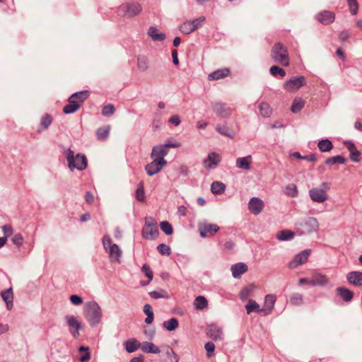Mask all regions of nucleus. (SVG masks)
<instances>
[{"instance_id": "nucleus-1", "label": "nucleus", "mask_w": 362, "mask_h": 362, "mask_svg": "<svg viewBox=\"0 0 362 362\" xmlns=\"http://www.w3.org/2000/svg\"><path fill=\"white\" fill-rule=\"evenodd\" d=\"M85 317L90 326H96L101 320L102 310L95 301H88L85 305Z\"/></svg>"}, {"instance_id": "nucleus-2", "label": "nucleus", "mask_w": 362, "mask_h": 362, "mask_svg": "<svg viewBox=\"0 0 362 362\" xmlns=\"http://www.w3.org/2000/svg\"><path fill=\"white\" fill-rule=\"evenodd\" d=\"M271 57L275 63L284 66L289 65V57L287 48L280 42L275 43L271 50Z\"/></svg>"}, {"instance_id": "nucleus-3", "label": "nucleus", "mask_w": 362, "mask_h": 362, "mask_svg": "<svg viewBox=\"0 0 362 362\" xmlns=\"http://www.w3.org/2000/svg\"><path fill=\"white\" fill-rule=\"evenodd\" d=\"M143 10L141 4L136 1H127L121 4L118 8L119 15L124 18H134L139 16Z\"/></svg>"}, {"instance_id": "nucleus-4", "label": "nucleus", "mask_w": 362, "mask_h": 362, "mask_svg": "<svg viewBox=\"0 0 362 362\" xmlns=\"http://www.w3.org/2000/svg\"><path fill=\"white\" fill-rule=\"evenodd\" d=\"M66 160L69 169L73 171L74 168L78 170H83L87 167V159L85 155L78 153L74 155V152L68 149L66 151Z\"/></svg>"}, {"instance_id": "nucleus-5", "label": "nucleus", "mask_w": 362, "mask_h": 362, "mask_svg": "<svg viewBox=\"0 0 362 362\" xmlns=\"http://www.w3.org/2000/svg\"><path fill=\"white\" fill-rule=\"evenodd\" d=\"M103 244L106 252L109 253L110 261L119 262L122 256V250L117 244L112 243L110 235L103 236Z\"/></svg>"}, {"instance_id": "nucleus-6", "label": "nucleus", "mask_w": 362, "mask_h": 362, "mask_svg": "<svg viewBox=\"0 0 362 362\" xmlns=\"http://www.w3.org/2000/svg\"><path fill=\"white\" fill-rule=\"evenodd\" d=\"M205 21L206 18L204 16L194 20L186 21L180 25L179 30L185 35H189L196 30L202 28Z\"/></svg>"}, {"instance_id": "nucleus-7", "label": "nucleus", "mask_w": 362, "mask_h": 362, "mask_svg": "<svg viewBox=\"0 0 362 362\" xmlns=\"http://www.w3.org/2000/svg\"><path fill=\"white\" fill-rule=\"evenodd\" d=\"M329 188V184L324 182L321 185V187H315L309 191V195L312 201L318 203H322L325 202L327 198V191Z\"/></svg>"}, {"instance_id": "nucleus-8", "label": "nucleus", "mask_w": 362, "mask_h": 362, "mask_svg": "<svg viewBox=\"0 0 362 362\" xmlns=\"http://www.w3.org/2000/svg\"><path fill=\"white\" fill-rule=\"evenodd\" d=\"M220 228L216 224L208 223L205 221H200L198 223V230L202 238H208L214 236Z\"/></svg>"}, {"instance_id": "nucleus-9", "label": "nucleus", "mask_w": 362, "mask_h": 362, "mask_svg": "<svg viewBox=\"0 0 362 362\" xmlns=\"http://www.w3.org/2000/svg\"><path fill=\"white\" fill-rule=\"evenodd\" d=\"M143 236L146 239H155L158 234V230L156 221L151 218H146V223L143 228Z\"/></svg>"}, {"instance_id": "nucleus-10", "label": "nucleus", "mask_w": 362, "mask_h": 362, "mask_svg": "<svg viewBox=\"0 0 362 362\" xmlns=\"http://www.w3.org/2000/svg\"><path fill=\"white\" fill-rule=\"evenodd\" d=\"M152 162L145 167L146 171L149 176H153L159 172L167 165V160H160L156 158H151Z\"/></svg>"}, {"instance_id": "nucleus-11", "label": "nucleus", "mask_w": 362, "mask_h": 362, "mask_svg": "<svg viewBox=\"0 0 362 362\" xmlns=\"http://www.w3.org/2000/svg\"><path fill=\"white\" fill-rule=\"evenodd\" d=\"M305 78L304 76L293 77L284 83V88L288 92H294L305 86Z\"/></svg>"}, {"instance_id": "nucleus-12", "label": "nucleus", "mask_w": 362, "mask_h": 362, "mask_svg": "<svg viewBox=\"0 0 362 362\" xmlns=\"http://www.w3.org/2000/svg\"><path fill=\"white\" fill-rule=\"evenodd\" d=\"M310 255V250H305L298 255L288 263V267L289 269H293L297 267L305 264Z\"/></svg>"}, {"instance_id": "nucleus-13", "label": "nucleus", "mask_w": 362, "mask_h": 362, "mask_svg": "<svg viewBox=\"0 0 362 362\" xmlns=\"http://www.w3.org/2000/svg\"><path fill=\"white\" fill-rule=\"evenodd\" d=\"M65 320L66 321V324L70 327V332L74 337H78L79 335L78 330L81 328V323L78 321L76 317L73 315L65 316Z\"/></svg>"}, {"instance_id": "nucleus-14", "label": "nucleus", "mask_w": 362, "mask_h": 362, "mask_svg": "<svg viewBox=\"0 0 362 362\" xmlns=\"http://www.w3.org/2000/svg\"><path fill=\"white\" fill-rule=\"evenodd\" d=\"M264 206L262 199L257 197H252L248 203V209L250 211L255 215L259 214Z\"/></svg>"}, {"instance_id": "nucleus-15", "label": "nucleus", "mask_w": 362, "mask_h": 362, "mask_svg": "<svg viewBox=\"0 0 362 362\" xmlns=\"http://www.w3.org/2000/svg\"><path fill=\"white\" fill-rule=\"evenodd\" d=\"M344 146L349 151L350 159L355 163H358L361 158V152L356 148L355 144L349 141L344 142Z\"/></svg>"}, {"instance_id": "nucleus-16", "label": "nucleus", "mask_w": 362, "mask_h": 362, "mask_svg": "<svg viewBox=\"0 0 362 362\" xmlns=\"http://www.w3.org/2000/svg\"><path fill=\"white\" fill-rule=\"evenodd\" d=\"M206 334L215 341L222 340L223 339V333L221 328L216 325H210L208 326Z\"/></svg>"}, {"instance_id": "nucleus-17", "label": "nucleus", "mask_w": 362, "mask_h": 362, "mask_svg": "<svg viewBox=\"0 0 362 362\" xmlns=\"http://www.w3.org/2000/svg\"><path fill=\"white\" fill-rule=\"evenodd\" d=\"M168 154V148L165 145H158L153 148L151 157L160 160H166L165 156Z\"/></svg>"}, {"instance_id": "nucleus-18", "label": "nucleus", "mask_w": 362, "mask_h": 362, "mask_svg": "<svg viewBox=\"0 0 362 362\" xmlns=\"http://www.w3.org/2000/svg\"><path fill=\"white\" fill-rule=\"evenodd\" d=\"M221 161V156L214 152H211L209 153L206 158H205L203 161L204 167L209 170L214 165H217Z\"/></svg>"}, {"instance_id": "nucleus-19", "label": "nucleus", "mask_w": 362, "mask_h": 362, "mask_svg": "<svg viewBox=\"0 0 362 362\" xmlns=\"http://www.w3.org/2000/svg\"><path fill=\"white\" fill-rule=\"evenodd\" d=\"M214 112L223 117H228L231 114V110L226 104L220 102L216 103L213 105Z\"/></svg>"}, {"instance_id": "nucleus-20", "label": "nucleus", "mask_w": 362, "mask_h": 362, "mask_svg": "<svg viewBox=\"0 0 362 362\" xmlns=\"http://www.w3.org/2000/svg\"><path fill=\"white\" fill-rule=\"evenodd\" d=\"M348 282L355 286H362V272H350L346 276Z\"/></svg>"}, {"instance_id": "nucleus-21", "label": "nucleus", "mask_w": 362, "mask_h": 362, "mask_svg": "<svg viewBox=\"0 0 362 362\" xmlns=\"http://www.w3.org/2000/svg\"><path fill=\"white\" fill-rule=\"evenodd\" d=\"M252 162V157L249 155L245 157L238 158L235 160V165L238 169L249 170L251 169Z\"/></svg>"}, {"instance_id": "nucleus-22", "label": "nucleus", "mask_w": 362, "mask_h": 362, "mask_svg": "<svg viewBox=\"0 0 362 362\" xmlns=\"http://www.w3.org/2000/svg\"><path fill=\"white\" fill-rule=\"evenodd\" d=\"M230 71L228 68L217 69L208 75L209 81L220 80L228 76Z\"/></svg>"}, {"instance_id": "nucleus-23", "label": "nucleus", "mask_w": 362, "mask_h": 362, "mask_svg": "<svg viewBox=\"0 0 362 362\" xmlns=\"http://www.w3.org/2000/svg\"><path fill=\"white\" fill-rule=\"evenodd\" d=\"M328 283L329 279L326 276L320 273H315L311 278L310 285L312 286H326Z\"/></svg>"}, {"instance_id": "nucleus-24", "label": "nucleus", "mask_w": 362, "mask_h": 362, "mask_svg": "<svg viewBox=\"0 0 362 362\" xmlns=\"http://www.w3.org/2000/svg\"><path fill=\"white\" fill-rule=\"evenodd\" d=\"M317 20L322 24L327 25L334 21L335 15L328 11H324L317 14Z\"/></svg>"}, {"instance_id": "nucleus-25", "label": "nucleus", "mask_w": 362, "mask_h": 362, "mask_svg": "<svg viewBox=\"0 0 362 362\" xmlns=\"http://www.w3.org/2000/svg\"><path fill=\"white\" fill-rule=\"evenodd\" d=\"M230 270L234 278H239L247 271V266L244 263L240 262L233 265Z\"/></svg>"}, {"instance_id": "nucleus-26", "label": "nucleus", "mask_w": 362, "mask_h": 362, "mask_svg": "<svg viewBox=\"0 0 362 362\" xmlns=\"http://www.w3.org/2000/svg\"><path fill=\"white\" fill-rule=\"evenodd\" d=\"M1 296L6 303V307L11 310L13 307V295L12 288H8L1 292Z\"/></svg>"}, {"instance_id": "nucleus-27", "label": "nucleus", "mask_w": 362, "mask_h": 362, "mask_svg": "<svg viewBox=\"0 0 362 362\" xmlns=\"http://www.w3.org/2000/svg\"><path fill=\"white\" fill-rule=\"evenodd\" d=\"M304 225L306 227V231L308 233L316 231L319 228V223L317 220L314 217L308 218L305 220Z\"/></svg>"}, {"instance_id": "nucleus-28", "label": "nucleus", "mask_w": 362, "mask_h": 362, "mask_svg": "<svg viewBox=\"0 0 362 362\" xmlns=\"http://www.w3.org/2000/svg\"><path fill=\"white\" fill-rule=\"evenodd\" d=\"M90 95L88 90H83L72 94L70 97L71 98L72 102L76 100L77 103L81 105Z\"/></svg>"}, {"instance_id": "nucleus-29", "label": "nucleus", "mask_w": 362, "mask_h": 362, "mask_svg": "<svg viewBox=\"0 0 362 362\" xmlns=\"http://www.w3.org/2000/svg\"><path fill=\"white\" fill-rule=\"evenodd\" d=\"M141 349L146 353L159 354L160 352L159 347L148 341L141 343Z\"/></svg>"}, {"instance_id": "nucleus-30", "label": "nucleus", "mask_w": 362, "mask_h": 362, "mask_svg": "<svg viewBox=\"0 0 362 362\" xmlns=\"http://www.w3.org/2000/svg\"><path fill=\"white\" fill-rule=\"evenodd\" d=\"M148 35L154 41H163L165 38V35L163 33H159L158 30L155 27H150L148 31Z\"/></svg>"}, {"instance_id": "nucleus-31", "label": "nucleus", "mask_w": 362, "mask_h": 362, "mask_svg": "<svg viewBox=\"0 0 362 362\" xmlns=\"http://www.w3.org/2000/svg\"><path fill=\"white\" fill-rule=\"evenodd\" d=\"M68 101L69 104L66 105L63 108V112L65 114L74 113L79 109L80 106L77 103L76 100H74V101L72 102L71 98L69 97Z\"/></svg>"}, {"instance_id": "nucleus-32", "label": "nucleus", "mask_w": 362, "mask_h": 362, "mask_svg": "<svg viewBox=\"0 0 362 362\" xmlns=\"http://www.w3.org/2000/svg\"><path fill=\"white\" fill-rule=\"evenodd\" d=\"M245 308L247 314H250L252 312L261 313L264 310V309H259V304L252 299H250L248 300L247 304L245 305Z\"/></svg>"}, {"instance_id": "nucleus-33", "label": "nucleus", "mask_w": 362, "mask_h": 362, "mask_svg": "<svg viewBox=\"0 0 362 362\" xmlns=\"http://www.w3.org/2000/svg\"><path fill=\"white\" fill-rule=\"evenodd\" d=\"M165 356V362H179V356L174 351V350L172 348L169 346L166 347Z\"/></svg>"}, {"instance_id": "nucleus-34", "label": "nucleus", "mask_w": 362, "mask_h": 362, "mask_svg": "<svg viewBox=\"0 0 362 362\" xmlns=\"http://www.w3.org/2000/svg\"><path fill=\"white\" fill-rule=\"evenodd\" d=\"M255 286L253 284H250L245 288H243L240 292V298L241 300H246L249 296H250L255 289Z\"/></svg>"}, {"instance_id": "nucleus-35", "label": "nucleus", "mask_w": 362, "mask_h": 362, "mask_svg": "<svg viewBox=\"0 0 362 362\" xmlns=\"http://www.w3.org/2000/svg\"><path fill=\"white\" fill-rule=\"evenodd\" d=\"M194 306L197 310H202L208 306V301L205 297L199 296L195 298Z\"/></svg>"}, {"instance_id": "nucleus-36", "label": "nucleus", "mask_w": 362, "mask_h": 362, "mask_svg": "<svg viewBox=\"0 0 362 362\" xmlns=\"http://www.w3.org/2000/svg\"><path fill=\"white\" fill-rule=\"evenodd\" d=\"M259 112L264 117H269L272 112V110L269 105L267 103H261L259 105Z\"/></svg>"}, {"instance_id": "nucleus-37", "label": "nucleus", "mask_w": 362, "mask_h": 362, "mask_svg": "<svg viewBox=\"0 0 362 362\" xmlns=\"http://www.w3.org/2000/svg\"><path fill=\"white\" fill-rule=\"evenodd\" d=\"M294 237V233L289 230H283L277 233L276 238L279 240H291Z\"/></svg>"}, {"instance_id": "nucleus-38", "label": "nucleus", "mask_w": 362, "mask_h": 362, "mask_svg": "<svg viewBox=\"0 0 362 362\" xmlns=\"http://www.w3.org/2000/svg\"><path fill=\"white\" fill-rule=\"evenodd\" d=\"M141 343L135 339L129 340L126 342V350L129 353H132L141 348Z\"/></svg>"}, {"instance_id": "nucleus-39", "label": "nucleus", "mask_w": 362, "mask_h": 362, "mask_svg": "<svg viewBox=\"0 0 362 362\" xmlns=\"http://www.w3.org/2000/svg\"><path fill=\"white\" fill-rule=\"evenodd\" d=\"M137 67L139 71L144 72L148 68V61L144 56H139L137 58Z\"/></svg>"}, {"instance_id": "nucleus-40", "label": "nucleus", "mask_w": 362, "mask_h": 362, "mask_svg": "<svg viewBox=\"0 0 362 362\" xmlns=\"http://www.w3.org/2000/svg\"><path fill=\"white\" fill-rule=\"evenodd\" d=\"M110 130V126H106L104 127H100L98 129L96 132V136L98 139L99 140H105L109 136Z\"/></svg>"}, {"instance_id": "nucleus-41", "label": "nucleus", "mask_w": 362, "mask_h": 362, "mask_svg": "<svg viewBox=\"0 0 362 362\" xmlns=\"http://www.w3.org/2000/svg\"><path fill=\"white\" fill-rule=\"evenodd\" d=\"M226 188L225 185L221 182H214L211 184V190L215 194H219L224 192Z\"/></svg>"}, {"instance_id": "nucleus-42", "label": "nucleus", "mask_w": 362, "mask_h": 362, "mask_svg": "<svg viewBox=\"0 0 362 362\" xmlns=\"http://www.w3.org/2000/svg\"><path fill=\"white\" fill-rule=\"evenodd\" d=\"M144 313L147 315L145 319V322L151 324L153 321V312L152 307L149 304H146L144 306Z\"/></svg>"}, {"instance_id": "nucleus-43", "label": "nucleus", "mask_w": 362, "mask_h": 362, "mask_svg": "<svg viewBox=\"0 0 362 362\" xmlns=\"http://www.w3.org/2000/svg\"><path fill=\"white\" fill-rule=\"evenodd\" d=\"M317 146L321 151L327 152L332 148V144L328 139H322L318 142Z\"/></svg>"}, {"instance_id": "nucleus-44", "label": "nucleus", "mask_w": 362, "mask_h": 362, "mask_svg": "<svg viewBox=\"0 0 362 362\" xmlns=\"http://www.w3.org/2000/svg\"><path fill=\"white\" fill-rule=\"evenodd\" d=\"M305 102L301 98H296L291 107V110L294 112L297 113L301 110V109L304 107Z\"/></svg>"}, {"instance_id": "nucleus-45", "label": "nucleus", "mask_w": 362, "mask_h": 362, "mask_svg": "<svg viewBox=\"0 0 362 362\" xmlns=\"http://www.w3.org/2000/svg\"><path fill=\"white\" fill-rule=\"evenodd\" d=\"M354 297V293L351 290L345 287H341V298L346 301L350 302Z\"/></svg>"}, {"instance_id": "nucleus-46", "label": "nucleus", "mask_w": 362, "mask_h": 362, "mask_svg": "<svg viewBox=\"0 0 362 362\" xmlns=\"http://www.w3.org/2000/svg\"><path fill=\"white\" fill-rule=\"evenodd\" d=\"M163 327L168 331L175 330L179 325L176 318H171L169 320L163 322Z\"/></svg>"}, {"instance_id": "nucleus-47", "label": "nucleus", "mask_w": 362, "mask_h": 362, "mask_svg": "<svg viewBox=\"0 0 362 362\" xmlns=\"http://www.w3.org/2000/svg\"><path fill=\"white\" fill-rule=\"evenodd\" d=\"M349 11L351 15L355 16L358 11V3L357 0H346Z\"/></svg>"}, {"instance_id": "nucleus-48", "label": "nucleus", "mask_w": 362, "mask_h": 362, "mask_svg": "<svg viewBox=\"0 0 362 362\" xmlns=\"http://www.w3.org/2000/svg\"><path fill=\"white\" fill-rule=\"evenodd\" d=\"M136 198L138 201L140 202L145 201L144 186L143 182H141L138 186V188L136 191Z\"/></svg>"}, {"instance_id": "nucleus-49", "label": "nucleus", "mask_w": 362, "mask_h": 362, "mask_svg": "<svg viewBox=\"0 0 362 362\" xmlns=\"http://www.w3.org/2000/svg\"><path fill=\"white\" fill-rule=\"evenodd\" d=\"M79 352L81 353L80 361L81 362L87 361L90 359L89 348L88 346H81L79 349Z\"/></svg>"}, {"instance_id": "nucleus-50", "label": "nucleus", "mask_w": 362, "mask_h": 362, "mask_svg": "<svg viewBox=\"0 0 362 362\" xmlns=\"http://www.w3.org/2000/svg\"><path fill=\"white\" fill-rule=\"evenodd\" d=\"M269 72L274 76L279 74L283 78L286 76V71L282 68L275 65L271 66Z\"/></svg>"}, {"instance_id": "nucleus-51", "label": "nucleus", "mask_w": 362, "mask_h": 362, "mask_svg": "<svg viewBox=\"0 0 362 362\" xmlns=\"http://www.w3.org/2000/svg\"><path fill=\"white\" fill-rule=\"evenodd\" d=\"M216 130L221 134L222 135H224V136H226L229 138H233V136L231 133V132L230 131V129L225 125H223V126H221V125H218L216 127Z\"/></svg>"}, {"instance_id": "nucleus-52", "label": "nucleus", "mask_w": 362, "mask_h": 362, "mask_svg": "<svg viewBox=\"0 0 362 362\" xmlns=\"http://www.w3.org/2000/svg\"><path fill=\"white\" fill-rule=\"evenodd\" d=\"M276 301L275 296L273 295H267L264 299L265 309H268L269 311L272 309L274 303Z\"/></svg>"}, {"instance_id": "nucleus-53", "label": "nucleus", "mask_w": 362, "mask_h": 362, "mask_svg": "<svg viewBox=\"0 0 362 362\" xmlns=\"http://www.w3.org/2000/svg\"><path fill=\"white\" fill-rule=\"evenodd\" d=\"M52 116L46 114L42 117L40 124L44 129H46L52 124Z\"/></svg>"}, {"instance_id": "nucleus-54", "label": "nucleus", "mask_w": 362, "mask_h": 362, "mask_svg": "<svg viewBox=\"0 0 362 362\" xmlns=\"http://www.w3.org/2000/svg\"><path fill=\"white\" fill-rule=\"evenodd\" d=\"M285 193L290 197H294L298 194L297 187L295 185L291 184L286 187Z\"/></svg>"}, {"instance_id": "nucleus-55", "label": "nucleus", "mask_w": 362, "mask_h": 362, "mask_svg": "<svg viewBox=\"0 0 362 362\" xmlns=\"http://www.w3.org/2000/svg\"><path fill=\"white\" fill-rule=\"evenodd\" d=\"M160 228L166 235H171L173 232L171 224L168 221L161 222Z\"/></svg>"}, {"instance_id": "nucleus-56", "label": "nucleus", "mask_w": 362, "mask_h": 362, "mask_svg": "<svg viewBox=\"0 0 362 362\" xmlns=\"http://www.w3.org/2000/svg\"><path fill=\"white\" fill-rule=\"evenodd\" d=\"M291 303L294 305H299L303 303V295L300 293H294L291 296Z\"/></svg>"}, {"instance_id": "nucleus-57", "label": "nucleus", "mask_w": 362, "mask_h": 362, "mask_svg": "<svg viewBox=\"0 0 362 362\" xmlns=\"http://www.w3.org/2000/svg\"><path fill=\"white\" fill-rule=\"evenodd\" d=\"M115 108L113 105L108 104L105 105L102 110V114L104 116H110L114 114Z\"/></svg>"}, {"instance_id": "nucleus-58", "label": "nucleus", "mask_w": 362, "mask_h": 362, "mask_svg": "<svg viewBox=\"0 0 362 362\" xmlns=\"http://www.w3.org/2000/svg\"><path fill=\"white\" fill-rule=\"evenodd\" d=\"M141 271L145 274V275L148 278V281L144 285L148 284L149 282L153 279V272L150 269V267L147 264H144Z\"/></svg>"}, {"instance_id": "nucleus-59", "label": "nucleus", "mask_w": 362, "mask_h": 362, "mask_svg": "<svg viewBox=\"0 0 362 362\" xmlns=\"http://www.w3.org/2000/svg\"><path fill=\"white\" fill-rule=\"evenodd\" d=\"M204 347L206 351V356L208 358H211L212 356V355L214 354V351L215 349L214 344L211 341H209V342L206 343Z\"/></svg>"}, {"instance_id": "nucleus-60", "label": "nucleus", "mask_w": 362, "mask_h": 362, "mask_svg": "<svg viewBox=\"0 0 362 362\" xmlns=\"http://www.w3.org/2000/svg\"><path fill=\"white\" fill-rule=\"evenodd\" d=\"M157 250L159 252V253L163 255H169L170 254V247L163 243L158 245Z\"/></svg>"}, {"instance_id": "nucleus-61", "label": "nucleus", "mask_w": 362, "mask_h": 362, "mask_svg": "<svg viewBox=\"0 0 362 362\" xmlns=\"http://www.w3.org/2000/svg\"><path fill=\"white\" fill-rule=\"evenodd\" d=\"M12 242L14 245H16L18 247H20L23 243V238L21 234L16 233L13 235L12 238Z\"/></svg>"}, {"instance_id": "nucleus-62", "label": "nucleus", "mask_w": 362, "mask_h": 362, "mask_svg": "<svg viewBox=\"0 0 362 362\" xmlns=\"http://www.w3.org/2000/svg\"><path fill=\"white\" fill-rule=\"evenodd\" d=\"M69 299L74 305H80L83 303L82 298L78 295H71Z\"/></svg>"}, {"instance_id": "nucleus-63", "label": "nucleus", "mask_w": 362, "mask_h": 362, "mask_svg": "<svg viewBox=\"0 0 362 362\" xmlns=\"http://www.w3.org/2000/svg\"><path fill=\"white\" fill-rule=\"evenodd\" d=\"M2 230H3V233L6 238H7V237L11 236L13 233V228L9 225H4L2 227Z\"/></svg>"}, {"instance_id": "nucleus-64", "label": "nucleus", "mask_w": 362, "mask_h": 362, "mask_svg": "<svg viewBox=\"0 0 362 362\" xmlns=\"http://www.w3.org/2000/svg\"><path fill=\"white\" fill-rule=\"evenodd\" d=\"M168 122L170 123L173 124L175 126H178L180 124V122H181L180 117L178 115H173V116H172L169 119Z\"/></svg>"}]
</instances>
